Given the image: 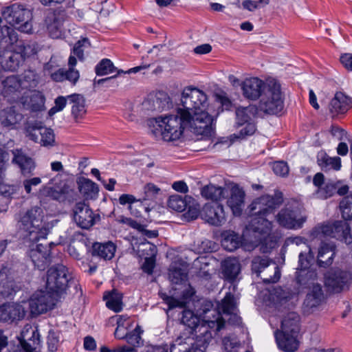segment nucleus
<instances>
[{"mask_svg": "<svg viewBox=\"0 0 352 352\" xmlns=\"http://www.w3.org/2000/svg\"><path fill=\"white\" fill-rule=\"evenodd\" d=\"M181 102L183 108H179L184 119H190L194 133L205 138L214 133L213 119L206 111L208 96L206 94L195 87L188 86L182 92Z\"/></svg>", "mask_w": 352, "mask_h": 352, "instance_id": "f257e3e1", "label": "nucleus"}, {"mask_svg": "<svg viewBox=\"0 0 352 352\" xmlns=\"http://www.w3.org/2000/svg\"><path fill=\"white\" fill-rule=\"evenodd\" d=\"M283 201V193L276 190L274 195H263L255 199L250 206L252 217L246 226V230L255 234L256 241H261L270 234L272 223L266 219V217L272 213L274 209L279 206Z\"/></svg>", "mask_w": 352, "mask_h": 352, "instance_id": "f03ea898", "label": "nucleus"}, {"mask_svg": "<svg viewBox=\"0 0 352 352\" xmlns=\"http://www.w3.org/2000/svg\"><path fill=\"white\" fill-rule=\"evenodd\" d=\"M181 323L188 327V336L186 338L194 340L197 346L205 348L212 338V330L220 331L225 326V320L219 313L214 320H204L200 322L199 318L190 309H184L180 318Z\"/></svg>", "mask_w": 352, "mask_h": 352, "instance_id": "7ed1b4c3", "label": "nucleus"}, {"mask_svg": "<svg viewBox=\"0 0 352 352\" xmlns=\"http://www.w3.org/2000/svg\"><path fill=\"white\" fill-rule=\"evenodd\" d=\"M168 278L173 284L180 286L179 288H175V290H180L181 295L177 297L160 292H159L160 298L168 305V309L185 308L192 301L195 294V289L188 283L186 266L182 263H172L169 268Z\"/></svg>", "mask_w": 352, "mask_h": 352, "instance_id": "20e7f679", "label": "nucleus"}, {"mask_svg": "<svg viewBox=\"0 0 352 352\" xmlns=\"http://www.w3.org/2000/svg\"><path fill=\"white\" fill-rule=\"evenodd\" d=\"M182 113L183 112L178 109L176 114L155 118L151 121L153 123V127L151 128V133L156 139H162L166 142L179 140L186 126H189L194 130L192 121L190 119H184Z\"/></svg>", "mask_w": 352, "mask_h": 352, "instance_id": "39448f33", "label": "nucleus"}, {"mask_svg": "<svg viewBox=\"0 0 352 352\" xmlns=\"http://www.w3.org/2000/svg\"><path fill=\"white\" fill-rule=\"evenodd\" d=\"M43 211L41 208L35 206L20 214L19 228L23 236L30 241L36 242L45 239L47 230L43 224Z\"/></svg>", "mask_w": 352, "mask_h": 352, "instance_id": "423d86ee", "label": "nucleus"}, {"mask_svg": "<svg viewBox=\"0 0 352 352\" xmlns=\"http://www.w3.org/2000/svg\"><path fill=\"white\" fill-rule=\"evenodd\" d=\"M2 18L21 32L30 34L32 31L31 11L19 3H14L1 10Z\"/></svg>", "mask_w": 352, "mask_h": 352, "instance_id": "0eeeda50", "label": "nucleus"}, {"mask_svg": "<svg viewBox=\"0 0 352 352\" xmlns=\"http://www.w3.org/2000/svg\"><path fill=\"white\" fill-rule=\"evenodd\" d=\"M284 107L280 85L275 79L267 81V89L261 97L258 109L267 114H277Z\"/></svg>", "mask_w": 352, "mask_h": 352, "instance_id": "6e6552de", "label": "nucleus"}, {"mask_svg": "<svg viewBox=\"0 0 352 352\" xmlns=\"http://www.w3.org/2000/svg\"><path fill=\"white\" fill-rule=\"evenodd\" d=\"M0 54V63L5 70L15 71L25 58L33 54L32 47L23 41H16L12 45H8Z\"/></svg>", "mask_w": 352, "mask_h": 352, "instance_id": "1a4fd4ad", "label": "nucleus"}, {"mask_svg": "<svg viewBox=\"0 0 352 352\" xmlns=\"http://www.w3.org/2000/svg\"><path fill=\"white\" fill-rule=\"evenodd\" d=\"M352 283V274L338 267L331 268L324 274V285L331 294H339L348 290Z\"/></svg>", "mask_w": 352, "mask_h": 352, "instance_id": "9d476101", "label": "nucleus"}, {"mask_svg": "<svg viewBox=\"0 0 352 352\" xmlns=\"http://www.w3.org/2000/svg\"><path fill=\"white\" fill-rule=\"evenodd\" d=\"M69 278L67 268L62 264L56 265L47 271L46 288L59 296L66 289Z\"/></svg>", "mask_w": 352, "mask_h": 352, "instance_id": "9b49d317", "label": "nucleus"}, {"mask_svg": "<svg viewBox=\"0 0 352 352\" xmlns=\"http://www.w3.org/2000/svg\"><path fill=\"white\" fill-rule=\"evenodd\" d=\"M58 295L50 290H38L30 299V308L33 314L39 315L52 309L56 305Z\"/></svg>", "mask_w": 352, "mask_h": 352, "instance_id": "f8f14e48", "label": "nucleus"}, {"mask_svg": "<svg viewBox=\"0 0 352 352\" xmlns=\"http://www.w3.org/2000/svg\"><path fill=\"white\" fill-rule=\"evenodd\" d=\"M276 219L280 226L295 230L300 228L306 221V218L300 214L298 206L293 205L281 209Z\"/></svg>", "mask_w": 352, "mask_h": 352, "instance_id": "ddd939ff", "label": "nucleus"}, {"mask_svg": "<svg viewBox=\"0 0 352 352\" xmlns=\"http://www.w3.org/2000/svg\"><path fill=\"white\" fill-rule=\"evenodd\" d=\"M25 133L30 140L43 146L52 147L55 145V135L53 130L43 126L41 123L29 124L26 127Z\"/></svg>", "mask_w": 352, "mask_h": 352, "instance_id": "4468645a", "label": "nucleus"}, {"mask_svg": "<svg viewBox=\"0 0 352 352\" xmlns=\"http://www.w3.org/2000/svg\"><path fill=\"white\" fill-rule=\"evenodd\" d=\"M1 94L10 102H19L27 85L16 76H10L1 81Z\"/></svg>", "mask_w": 352, "mask_h": 352, "instance_id": "2eb2a0df", "label": "nucleus"}, {"mask_svg": "<svg viewBox=\"0 0 352 352\" xmlns=\"http://www.w3.org/2000/svg\"><path fill=\"white\" fill-rule=\"evenodd\" d=\"M320 229L324 236L335 238L346 244L352 243L351 228L346 221H337L332 224L323 225Z\"/></svg>", "mask_w": 352, "mask_h": 352, "instance_id": "dca6fc26", "label": "nucleus"}, {"mask_svg": "<svg viewBox=\"0 0 352 352\" xmlns=\"http://www.w3.org/2000/svg\"><path fill=\"white\" fill-rule=\"evenodd\" d=\"M77 64L76 56L71 53L68 59V69H58L52 72L51 78L55 82H63L67 80L72 85H76L80 78V72L75 69Z\"/></svg>", "mask_w": 352, "mask_h": 352, "instance_id": "f3484780", "label": "nucleus"}, {"mask_svg": "<svg viewBox=\"0 0 352 352\" xmlns=\"http://www.w3.org/2000/svg\"><path fill=\"white\" fill-rule=\"evenodd\" d=\"M200 214L204 221L212 226H220L226 221L223 206L218 202L205 204Z\"/></svg>", "mask_w": 352, "mask_h": 352, "instance_id": "a211bd4d", "label": "nucleus"}, {"mask_svg": "<svg viewBox=\"0 0 352 352\" xmlns=\"http://www.w3.org/2000/svg\"><path fill=\"white\" fill-rule=\"evenodd\" d=\"M241 88L244 98L256 100L267 89V82L257 77L247 78L241 83Z\"/></svg>", "mask_w": 352, "mask_h": 352, "instance_id": "6ab92c4d", "label": "nucleus"}, {"mask_svg": "<svg viewBox=\"0 0 352 352\" xmlns=\"http://www.w3.org/2000/svg\"><path fill=\"white\" fill-rule=\"evenodd\" d=\"M99 218V215L94 214L89 206L83 202L77 203L74 208V219L82 229H89Z\"/></svg>", "mask_w": 352, "mask_h": 352, "instance_id": "aec40b11", "label": "nucleus"}, {"mask_svg": "<svg viewBox=\"0 0 352 352\" xmlns=\"http://www.w3.org/2000/svg\"><path fill=\"white\" fill-rule=\"evenodd\" d=\"M25 315L23 307L16 303H4L0 305V322L11 323L22 320Z\"/></svg>", "mask_w": 352, "mask_h": 352, "instance_id": "412c9836", "label": "nucleus"}, {"mask_svg": "<svg viewBox=\"0 0 352 352\" xmlns=\"http://www.w3.org/2000/svg\"><path fill=\"white\" fill-rule=\"evenodd\" d=\"M45 100V97L41 92L35 90L30 91L26 89L19 102L24 108L30 109L32 111H38L44 108Z\"/></svg>", "mask_w": 352, "mask_h": 352, "instance_id": "4be33fe9", "label": "nucleus"}, {"mask_svg": "<svg viewBox=\"0 0 352 352\" xmlns=\"http://www.w3.org/2000/svg\"><path fill=\"white\" fill-rule=\"evenodd\" d=\"M276 342L279 349L285 352H294L299 348L298 334L284 333L277 329L274 332Z\"/></svg>", "mask_w": 352, "mask_h": 352, "instance_id": "5701e85b", "label": "nucleus"}, {"mask_svg": "<svg viewBox=\"0 0 352 352\" xmlns=\"http://www.w3.org/2000/svg\"><path fill=\"white\" fill-rule=\"evenodd\" d=\"M351 100L341 91L336 92L331 99L329 109L332 117L346 113L351 107Z\"/></svg>", "mask_w": 352, "mask_h": 352, "instance_id": "b1692460", "label": "nucleus"}, {"mask_svg": "<svg viewBox=\"0 0 352 352\" xmlns=\"http://www.w3.org/2000/svg\"><path fill=\"white\" fill-rule=\"evenodd\" d=\"M29 255L34 266L39 270H44L50 263V250L42 244L30 250Z\"/></svg>", "mask_w": 352, "mask_h": 352, "instance_id": "393cba45", "label": "nucleus"}, {"mask_svg": "<svg viewBox=\"0 0 352 352\" xmlns=\"http://www.w3.org/2000/svg\"><path fill=\"white\" fill-rule=\"evenodd\" d=\"M50 183L54 187L44 188V193L52 197L55 200H60L64 197L65 194L69 192V187L67 184L66 181L63 179V174L58 173L51 179Z\"/></svg>", "mask_w": 352, "mask_h": 352, "instance_id": "a878e982", "label": "nucleus"}, {"mask_svg": "<svg viewBox=\"0 0 352 352\" xmlns=\"http://www.w3.org/2000/svg\"><path fill=\"white\" fill-rule=\"evenodd\" d=\"M245 195L244 190L238 185L232 187L227 204L234 215L241 214L244 206Z\"/></svg>", "mask_w": 352, "mask_h": 352, "instance_id": "bb28decb", "label": "nucleus"}, {"mask_svg": "<svg viewBox=\"0 0 352 352\" xmlns=\"http://www.w3.org/2000/svg\"><path fill=\"white\" fill-rule=\"evenodd\" d=\"M12 162L21 169L23 175L30 173L35 168V163L32 158L27 155L22 149H14Z\"/></svg>", "mask_w": 352, "mask_h": 352, "instance_id": "cd10ccee", "label": "nucleus"}, {"mask_svg": "<svg viewBox=\"0 0 352 352\" xmlns=\"http://www.w3.org/2000/svg\"><path fill=\"white\" fill-rule=\"evenodd\" d=\"M325 300L322 286L318 284H314L306 296L304 301L305 307L313 309L321 305Z\"/></svg>", "mask_w": 352, "mask_h": 352, "instance_id": "c85d7f7f", "label": "nucleus"}, {"mask_svg": "<svg viewBox=\"0 0 352 352\" xmlns=\"http://www.w3.org/2000/svg\"><path fill=\"white\" fill-rule=\"evenodd\" d=\"M45 22L47 24V30L50 37L57 39L64 36V19L62 16H56V14L54 13L47 17Z\"/></svg>", "mask_w": 352, "mask_h": 352, "instance_id": "c756f323", "label": "nucleus"}, {"mask_svg": "<svg viewBox=\"0 0 352 352\" xmlns=\"http://www.w3.org/2000/svg\"><path fill=\"white\" fill-rule=\"evenodd\" d=\"M336 246L332 243H322L318 254V263L320 267H326L333 263L336 254Z\"/></svg>", "mask_w": 352, "mask_h": 352, "instance_id": "7c9ffc66", "label": "nucleus"}, {"mask_svg": "<svg viewBox=\"0 0 352 352\" xmlns=\"http://www.w3.org/2000/svg\"><path fill=\"white\" fill-rule=\"evenodd\" d=\"M170 98L163 93L159 92L155 95L150 96L143 104L151 111H162L168 107Z\"/></svg>", "mask_w": 352, "mask_h": 352, "instance_id": "2f4dec72", "label": "nucleus"}, {"mask_svg": "<svg viewBox=\"0 0 352 352\" xmlns=\"http://www.w3.org/2000/svg\"><path fill=\"white\" fill-rule=\"evenodd\" d=\"M222 274L226 279L233 281L240 272L241 267L236 258L229 257L221 263Z\"/></svg>", "mask_w": 352, "mask_h": 352, "instance_id": "473e14b6", "label": "nucleus"}, {"mask_svg": "<svg viewBox=\"0 0 352 352\" xmlns=\"http://www.w3.org/2000/svg\"><path fill=\"white\" fill-rule=\"evenodd\" d=\"M299 324V315L296 312H290L283 319L279 331L298 334L300 331Z\"/></svg>", "mask_w": 352, "mask_h": 352, "instance_id": "72a5a7b5", "label": "nucleus"}, {"mask_svg": "<svg viewBox=\"0 0 352 352\" xmlns=\"http://www.w3.org/2000/svg\"><path fill=\"white\" fill-rule=\"evenodd\" d=\"M92 248V255L94 256H98L104 260H110L114 256L116 246L112 242L95 243Z\"/></svg>", "mask_w": 352, "mask_h": 352, "instance_id": "f704fd0d", "label": "nucleus"}, {"mask_svg": "<svg viewBox=\"0 0 352 352\" xmlns=\"http://www.w3.org/2000/svg\"><path fill=\"white\" fill-rule=\"evenodd\" d=\"M80 192L87 199H93L96 198L98 194V185L89 179L82 178L78 182Z\"/></svg>", "mask_w": 352, "mask_h": 352, "instance_id": "c9c22d12", "label": "nucleus"}, {"mask_svg": "<svg viewBox=\"0 0 352 352\" xmlns=\"http://www.w3.org/2000/svg\"><path fill=\"white\" fill-rule=\"evenodd\" d=\"M72 104V113L76 120L81 119L86 113L85 100L80 94H72L67 96Z\"/></svg>", "mask_w": 352, "mask_h": 352, "instance_id": "e433bc0d", "label": "nucleus"}, {"mask_svg": "<svg viewBox=\"0 0 352 352\" xmlns=\"http://www.w3.org/2000/svg\"><path fill=\"white\" fill-rule=\"evenodd\" d=\"M190 201H194L191 197L173 195L169 197L167 205L170 210L181 212L186 209Z\"/></svg>", "mask_w": 352, "mask_h": 352, "instance_id": "4c0bfd02", "label": "nucleus"}, {"mask_svg": "<svg viewBox=\"0 0 352 352\" xmlns=\"http://www.w3.org/2000/svg\"><path fill=\"white\" fill-rule=\"evenodd\" d=\"M104 299L109 309L115 312H119L122 309V295L118 291L113 289L110 292H107L104 295Z\"/></svg>", "mask_w": 352, "mask_h": 352, "instance_id": "58836bf2", "label": "nucleus"}, {"mask_svg": "<svg viewBox=\"0 0 352 352\" xmlns=\"http://www.w3.org/2000/svg\"><path fill=\"white\" fill-rule=\"evenodd\" d=\"M241 245V238L238 234L230 231L223 234L221 245L225 250L232 252L236 250Z\"/></svg>", "mask_w": 352, "mask_h": 352, "instance_id": "ea45409f", "label": "nucleus"}, {"mask_svg": "<svg viewBox=\"0 0 352 352\" xmlns=\"http://www.w3.org/2000/svg\"><path fill=\"white\" fill-rule=\"evenodd\" d=\"M226 192V190L225 188L212 184L204 186L201 190L202 197L207 199L215 201V202L224 198Z\"/></svg>", "mask_w": 352, "mask_h": 352, "instance_id": "a19ab883", "label": "nucleus"}, {"mask_svg": "<svg viewBox=\"0 0 352 352\" xmlns=\"http://www.w3.org/2000/svg\"><path fill=\"white\" fill-rule=\"evenodd\" d=\"M22 119L21 113H16L13 108L4 109L0 113V122L3 126H12Z\"/></svg>", "mask_w": 352, "mask_h": 352, "instance_id": "79ce46f5", "label": "nucleus"}, {"mask_svg": "<svg viewBox=\"0 0 352 352\" xmlns=\"http://www.w3.org/2000/svg\"><path fill=\"white\" fill-rule=\"evenodd\" d=\"M256 113V107L250 105L246 107H239L236 109V123L238 125H243L250 122V120Z\"/></svg>", "mask_w": 352, "mask_h": 352, "instance_id": "37998d69", "label": "nucleus"}, {"mask_svg": "<svg viewBox=\"0 0 352 352\" xmlns=\"http://www.w3.org/2000/svg\"><path fill=\"white\" fill-rule=\"evenodd\" d=\"M117 68L109 58L102 59L95 67L97 76H105L116 72Z\"/></svg>", "mask_w": 352, "mask_h": 352, "instance_id": "c03bdc74", "label": "nucleus"}, {"mask_svg": "<svg viewBox=\"0 0 352 352\" xmlns=\"http://www.w3.org/2000/svg\"><path fill=\"white\" fill-rule=\"evenodd\" d=\"M143 331L139 325L131 332L126 333L124 336L120 335V338H125L127 343L134 348L139 346L142 341L141 333Z\"/></svg>", "mask_w": 352, "mask_h": 352, "instance_id": "a18cd8bd", "label": "nucleus"}, {"mask_svg": "<svg viewBox=\"0 0 352 352\" xmlns=\"http://www.w3.org/2000/svg\"><path fill=\"white\" fill-rule=\"evenodd\" d=\"M318 164L323 169L338 170L341 168V160L339 157H331L325 155L318 160Z\"/></svg>", "mask_w": 352, "mask_h": 352, "instance_id": "49530a36", "label": "nucleus"}, {"mask_svg": "<svg viewBox=\"0 0 352 352\" xmlns=\"http://www.w3.org/2000/svg\"><path fill=\"white\" fill-rule=\"evenodd\" d=\"M340 209L344 220L352 219V195L346 196L342 199L340 203Z\"/></svg>", "mask_w": 352, "mask_h": 352, "instance_id": "de8ad7c7", "label": "nucleus"}, {"mask_svg": "<svg viewBox=\"0 0 352 352\" xmlns=\"http://www.w3.org/2000/svg\"><path fill=\"white\" fill-rule=\"evenodd\" d=\"M221 307L224 314H232L236 309V301L234 294L230 292L227 293L221 300Z\"/></svg>", "mask_w": 352, "mask_h": 352, "instance_id": "09e8293b", "label": "nucleus"}, {"mask_svg": "<svg viewBox=\"0 0 352 352\" xmlns=\"http://www.w3.org/2000/svg\"><path fill=\"white\" fill-rule=\"evenodd\" d=\"M270 263L271 261L267 257L256 256L252 261V270L258 276L270 265Z\"/></svg>", "mask_w": 352, "mask_h": 352, "instance_id": "8fccbe9b", "label": "nucleus"}, {"mask_svg": "<svg viewBox=\"0 0 352 352\" xmlns=\"http://www.w3.org/2000/svg\"><path fill=\"white\" fill-rule=\"evenodd\" d=\"M337 189L335 184L327 182L324 184L322 188L316 190V195L318 198L326 199L333 196Z\"/></svg>", "mask_w": 352, "mask_h": 352, "instance_id": "3c124183", "label": "nucleus"}, {"mask_svg": "<svg viewBox=\"0 0 352 352\" xmlns=\"http://www.w3.org/2000/svg\"><path fill=\"white\" fill-rule=\"evenodd\" d=\"M298 257V267L297 270L299 271V273H301L309 267L311 261L313 259L314 256L311 254V250H309L307 254L300 252Z\"/></svg>", "mask_w": 352, "mask_h": 352, "instance_id": "603ef678", "label": "nucleus"}, {"mask_svg": "<svg viewBox=\"0 0 352 352\" xmlns=\"http://www.w3.org/2000/svg\"><path fill=\"white\" fill-rule=\"evenodd\" d=\"M144 196L141 198V201L153 199L160 191V188L152 183H148L144 186Z\"/></svg>", "mask_w": 352, "mask_h": 352, "instance_id": "864d4df0", "label": "nucleus"}, {"mask_svg": "<svg viewBox=\"0 0 352 352\" xmlns=\"http://www.w3.org/2000/svg\"><path fill=\"white\" fill-rule=\"evenodd\" d=\"M86 45H89V40L87 38L79 40L74 45L72 54L76 56L79 60H84V47Z\"/></svg>", "mask_w": 352, "mask_h": 352, "instance_id": "5fc2aeb1", "label": "nucleus"}, {"mask_svg": "<svg viewBox=\"0 0 352 352\" xmlns=\"http://www.w3.org/2000/svg\"><path fill=\"white\" fill-rule=\"evenodd\" d=\"M215 100L219 102L223 110H230L232 107V102L227 94L224 91H219L215 94Z\"/></svg>", "mask_w": 352, "mask_h": 352, "instance_id": "6e6d98bb", "label": "nucleus"}, {"mask_svg": "<svg viewBox=\"0 0 352 352\" xmlns=\"http://www.w3.org/2000/svg\"><path fill=\"white\" fill-rule=\"evenodd\" d=\"M274 173L280 177H286L289 173V166L287 164L283 161L275 162L272 164Z\"/></svg>", "mask_w": 352, "mask_h": 352, "instance_id": "4d7b16f0", "label": "nucleus"}, {"mask_svg": "<svg viewBox=\"0 0 352 352\" xmlns=\"http://www.w3.org/2000/svg\"><path fill=\"white\" fill-rule=\"evenodd\" d=\"M131 323V320L127 315H119L117 316V324L118 327L115 331V335L117 337H120V332L122 329H127L128 326Z\"/></svg>", "mask_w": 352, "mask_h": 352, "instance_id": "13d9d810", "label": "nucleus"}, {"mask_svg": "<svg viewBox=\"0 0 352 352\" xmlns=\"http://www.w3.org/2000/svg\"><path fill=\"white\" fill-rule=\"evenodd\" d=\"M67 99H68L67 97L65 98L63 96H58L55 100V106L53 107L49 111L50 115H53L56 112L62 111L67 104Z\"/></svg>", "mask_w": 352, "mask_h": 352, "instance_id": "bf43d9fd", "label": "nucleus"}, {"mask_svg": "<svg viewBox=\"0 0 352 352\" xmlns=\"http://www.w3.org/2000/svg\"><path fill=\"white\" fill-rule=\"evenodd\" d=\"M155 266V258L154 256L146 257L142 264V270L148 274H151L153 272V269Z\"/></svg>", "mask_w": 352, "mask_h": 352, "instance_id": "052dcab7", "label": "nucleus"}, {"mask_svg": "<svg viewBox=\"0 0 352 352\" xmlns=\"http://www.w3.org/2000/svg\"><path fill=\"white\" fill-rule=\"evenodd\" d=\"M16 190V187L13 185H8L0 180V195L5 197H10Z\"/></svg>", "mask_w": 352, "mask_h": 352, "instance_id": "680f3d73", "label": "nucleus"}, {"mask_svg": "<svg viewBox=\"0 0 352 352\" xmlns=\"http://www.w3.org/2000/svg\"><path fill=\"white\" fill-rule=\"evenodd\" d=\"M245 126L241 129L239 138H245L253 135L256 131V126L252 122L245 123Z\"/></svg>", "mask_w": 352, "mask_h": 352, "instance_id": "e2e57ef3", "label": "nucleus"}, {"mask_svg": "<svg viewBox=\"0 0 352 352\" xmlns=\"http://www.w3.org/2000/svg\"><path fill=\"white\" fill-rule=\"evenodd\" d=\"M41 183V179L40 177H33L31 179H25L23 181V186L25 192L28 194H30L32 191V186H36Z\"/></svg>", "mask_w": 352, "mask_h": 352, "instance_id": "0e129e2a", "label": "nucleus"}, {"mask_svg": "<svg viewBox=\"0 0 352 352\" xmlns=\"http://www.w3.org/2000/svg\"><path fill=\"white\" fill-rule=\"evenodd\" d=\"M192 201H189V204L186 208L187 212L184 214V216L188 219H195L197 218L199 214V210L194 205H191Z\"/></svg>", "mask_w": 352, "mask_h": 352, "instance_id": "69168bd1", "label": "nucleus"}, {"mask_svg": "<svg viewBox=\"0 0 352 352\" xmlns=\"http://www.w3.org/2000/svg\"><path fill=\"white\" fill-rule=\"evenodd\" d=\"M331 133L338 140H344L346 135V131L338 126H331Z\"/></svg>", "mask_w": 352, "mask_h": 352, "instance_id": "338daca9", "label": "nucleus"}, {"mask_svg": "<svg viewBox=\"0 0 352 352\" xmlns=\"http://www.w3.org/2000/svg\"><path fill=\"white\" fill-rule=\"evenodd\" d=\"M340 62L345 68L352 71V55L345 54L340 57Z\"/></svg>", "mask_w": 352, "mask_h": 352, "instance_id": "774afa93", "label": "nucleus"}]
</instances>
